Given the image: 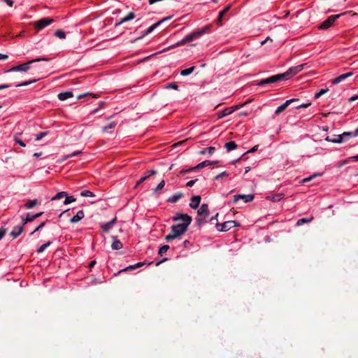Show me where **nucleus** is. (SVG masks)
I'll return each instance as SVG.
<instances>
[{"instance_id":"obj_18","label":"nucleus","mask_w":358,"mask_h":358,"mask_svg":"<svg viewBox=\"0 0 358 358\" xmlns=\"http://www.w3.org/2000/svg\"><path fill=\"white\" fill-rule=\"evenodd\" d=\"M243 199L245 202H250L253 200L254 196L252 194H237L234 196V201L236 202L238 199Z\"/></svg>"},{"instance_id":"obj_3","label":"nucleus","mask_w":358,"mask_h":358,"mask_svg":"<svg viewBox=\"0 0 358 358\" xmlns=\"http://www.w3.org/2000/svg\"><path fill=\"white\" fill-rule=\"evenodd\" d=\"M41 61H49V59L47 57H39L37 59H34L29 61L28 62L15 66L8 69L7 72H15V71H27L31 68V64L35 62H38Z\"/></svg>"},{"instance_id":"obj_41","label":"nucleus","mask_w":358,"mask_h":358,"mask_svg":"<svg viewBox=\"0 0 358 358\" xmlns=\"http://www.w3.org/2000/svg\"><path fill=\"white\" fill-rule=\"evenodd\" d=\"M165 185V181L162 180L154 189V193L157 194L159 190H161Z\"/></svg>"},{"instance_id":"obj_50","label":"nucleus","mask_w":358,"mask_h":358,"mask_svg":"<svg viewBox=\"0 0 358 358\" xmlns=\"http://www.w3.org/2000/svg\"><path fill=\"white\" fill-rule=\"evenodd\" d=\"M282 199V194H275L273 195L271 198V200L274 202L279 201Z\"/></svg>"},{"instance_id":"obj_43","label":"nucleus","mask_w":358,"mask_h":358,"mask_svg":"<svg viewBox=\"0 0 358 358\" xmlns=\"http://www.w3.org/2000/svg\"><path fill=\"white\" fill-rule=\"evenodd\" d=\"M325 140L327 141H329V142H331V143H341L342 142H340V141H337L336 140H338V135L337 136H334V138L332 137H330V136H327L325 138Z\"/></svg>"},{"instance_id":"obj_16","label":"nucleus","mask_w":358,"mask_h":358,"mask_svg":"<svg viewBox=\"0 0 358 358\" xmlns=\"http://www.w3.org/2000/svg\"><path fill=\"white\" fill-rule=\"evenodd\" d=\"M197 214L200 216L203 215L204 218L208 216V206L206 203H203L197 210Z\"/></svg>"},{"instance_id":"obj_55","label":"nucleus","mask_w":358,"mask_h":358,"mask_svg":"<svg viewBox=\"0 0 358 358\" xmlns=\"http://www.w3.org/2000/svg\"><path fill=\"white\" fill-rule=\"evenodd\" d=\"M182 244L185 248H187L189 247V245H191V243L188 240L182 241Z\"/></svg>"},{"instance_id":"obj_32","label":"nucleus","mask_w":358,"mask_h":358,"mask_svg":"<svg viewBox=\"0 0 358 358\" xmlns=\"http://www.w3.org/2000/svg\"><path fill=\"white\" fill-rule=\"evenodd\" d=\"M313 220V217L311 216L310 217H303V218H301L299 220H298V221L296 222V225L297 226H301L306 223H308V222H311L312 220Z\"/></svg>"},{"instance_id":"obj_24","label":"nucleus","mask_w":358,"mask_h":358,"mask_svg":"<svg viewBox=\"0 0 358 358\" xmlns=\"http://www.w3.org/2000/svg\"><path fill=\"white\" fill-rule=\"evenodd\" d=\"M40 202L37 199H33V200H28L27 203L24 205V207L26 209H31L35 206L39 204Z\"/></svg>"},{"instance_id":"obj_2","label":"nucleus","mask_w":358,"mask_h":358,"mask_svg":"<svg viewBox=\"0 0 358 358\" xmlns=\"http://www.w3.org/2000/svg\"><path fill=\"white\" fill-rule=\"evenodd\" d=\"M187 229V224H177L171 227V232L165 236V240L169 242L172 240L178 238L182 234H185Z\"/></svg>"},{"instance_id":"obj_47","label":"nucleus","mask_w":358,"mask_h":358,"mask_svg":"<svg viewBox=\"0 0 358 358\" xmlns=\"http://www.w3.org/2000/svg\"><path fill=\"white\" fill-rule=\"evenodd\" d=\"M80 151H76V152H73L69 155H65L62 158V160L64 161V160H66L68 159L69 158L71 157H74V156H77L79 154H80Z\"/></svg>"},{"instance_id":"obj_53","label":"nucleus","mask_w":358,"mask_h":358,"mask_svg":"<svg viewBox=\"0 0 358 358\" xmlns=\"http://www.w3.org/2000/svg\"><path fill=\"white\" fill-rule=\"evenodd\" d=\"M45 222H42L41 224H39V225H38V226L35 229V230L31 233V234L32 235V234H34L35 232H36L37 231H38V230H40L41 229H42V228L45 226Z\"/></svg>"},{"instance_id":"obj_31","label":"nucleus","mask_w":358,"mask_h":358,"mask_svg":"<svg viewBox=\"0 0 358 358\" xmlns=\"http://www.w3.org/2000/svg\"><path fill=\"white\" fill-rule=\"evenodd\" d=\"M123 247L122 243L120 241L117 239H115L114 241L112 243L111 248L113 250H118L122 249Z\"/></svg>"},{"instance_id":"obj_46","label":"nucleus","mask_w":358,"mask_h":358,"mask_svg":"<svg viewBox=\"0 0 358 358\" xmlns=\"http://www.w3.org/2000/svg\"><path fill=\"white\" fill-rule=\"evenodd\" d=\"M322 176L321 173H315L308 178H305L303 180V182L306 183V182H310V180H312L314 178L317 177V176Z\"/></svg>"},{"instance_id":"obj_36","label":"nucleus","mask_w":358,"mask_h":358,"mask_svg":"<svg viewBox=\"0 0 358 358\" xmlns=\"http://www.w3.org/2000/svg\"><path fill=\"white\" fill-rule=\"evenodd\" d=\"M65 196H66V192H59L57 193L53 197H52L51 200L52 201L59 200V199L64 198Z\"/></svg>"},{"instance_id":"obj_12","label":"nucleus","mask_w":358,"mask_h":358,"mask_svg":"<svg viewBox=\"0 0 358 358\" xmlns=\"http://www.w3.org/2000/svg\"><path fill=\"white\" fill-rule=\"evenodd\" d=\"M358 135H355V132L345 131L340 135H338V140H336V141L343 143L345 141H347L350 138L356 137Z\"/></svg>"},{"instance_id":"obj_19","label":"nucleus","mask_w":358,"mask_h":358,"mask_svg":"<svg viewBox=\"0 0 358 358\" xmlns=\"http://www.w3.org/2000/svg\"><path fill=\"white\" fill-rule=\"evenodd\" d=\"M23 231L22 225L15 226L10 232V236L16 238H17Z\"/></svg>"},{"instance_id":"obj_58","label":"nucleus","mask_w":358,"mask_h":358,"mask_svg":"<svg viewBox=\"0 0 358 358\" xmlns=\"http://www.w3.org/2000/svg\"><path fill=\"white\" fill-rule=\"evenodd\" d=\"M3 2L6 3L9 6L12 7L13 5V0H2Z\"/></svg>"},{"instance_id":"obj_56","label":"nucleus","mask_w":358,"mask_h":358,"mask_svg":"<svg viewBox=\"0 0 358 358\" xmlns=\"http://www.w3.org/2000/svg\"><path fill=\"white\" fill-rule=\"evenodd\" d=\"M91 96V97H93L92 96V94H90V93H85V94H80L79 96H78V99H80L81 98L84 97V96Z\"/></svg>"},{"instance_id":"obj_33","label":"nucleus","mask_w":358,"mask_h":358,"mask_svg":"<svg viewBox=\"0 0 358 358\" xmlns=\"http://www.w3.org/2000/svg\"><path fill=\"white\" fill-rule=\"evenodd\" d=\"M215 150V148L214 147H208V148H206L200 151V154L201 155H206V154H208L210 155H213L214 153Z\"/></svg>"},{"instance_id":"obj_1","label":"nucleus","mask_w":358,"mask_h":358,"mask_svg":"<svg viewBox=\"0 0 358 358\" xmlns=\"http://www.w3.org/2000/svg\"><path fill=\"white\" fill-rule=\"evenodd\" d=\"M209 29V26H206L203 28H202L201 30L194 31L187 36H185L182 39L178 41L175 44H173L168 48L164 49L162 52H164L166 50H171L172 48L182 45L187 43L191 42L195 39L199 38L201 37L203 34H204Z\"/></svg>"},{"instance_id":"obj_38","label":"nucleus","mask_w":358,"mask_h":358,"mask_svg":"<svg viewBox=\"0 0 358 358\" xmlns=\"http://www.w3.org/2000/svg\"><path fill=\"white\" fill-rule=\"evenodd\" d=\"M80 196L84 197H94V194L90 190H83L80 192Z\"/></svg>"},{"instance_id":"obj_63","label":"nucleus","mask_w":358,"mask_h":358,"mask_svg":"<svg viewBox=\"0 0 358 358\" xmlns=\"http://www.w3.org/2000/svg\"><path fill=\"white\" fill-rule=\"evenodd\" d=\"M358 99V95L352 96L349 99L350 101H355Z\"/></svg>"},{"instance_id":"obj_5","label":"nucleus","mask_w":358,"mask_h":358,"mask_svg":"<svg viewBox=\"0 0 358 358\" xmlns=\"http://www.w3.org/2000/svg\"><path fill=\"white\" fill-rule=\"evenodd\" d=\"M348 12H344V13H340V14H337V15H331L329 16L327 20H325L320 26V29H327L328 28H329L330 27H331L335 21L340 18L341 16L343 15H345V14H347Z\"/></svg>"},{"instance_id":"obj_9","label":"nucleus","mask_w":358,"mask_h":358,"mask_svg":"<svg viewBox=\"0 0 358 358\" xmlns=\"http://www.w3.org/2000/svg\"><path fill=\"white\" fill-rule=\"evenodd\" d=\"M53 22L54 20L52 18L44 17L36 21L34 24V27L37 31H40L50 25Z\"/></svg>"},{"instance_id":"obj_25","label":"nucleus","mask_w":358,"mask_h":358,"mask_svg":"<svg viewBox=\"0 0 358 358\" xmlns=\"http://www.w3.org/2000/svg\"><path fill=\"white\" fill-rule=\"evenodd\" d=\"M182 196V194L180 192L176 193L173 195H172L171 197H169L167 199V201L169 203H176L181 197Z\"/></svg>"},{"instance_id":"obj_49","label":"nucleus","mask_w":358,"mask_h":358,"mask_svg":"<svg viewBox=\"0 0 358 358\" xmlns=\"http://www.w3.org/2000/svg\"><path fill=\"white\" fill-rule=\"evenodd\" d=\"M229 174L227 171H223L215 177V180H218L224 176H228Z\"/></svg>"},{"instance_id":"obj_21","label":"nucleus","mask_w":358,"mask_h":358,"mask_svg":"<svg viewBox=\"0 0 358 358\" xmlns=\"http://www.w3.org/2000/svg\"><path fill=\"white\" fill-rule=\"evenodd\" d=\"M85 216L84 212L83 210H80L77 212L76 215L73 216L71 220V223H77L80 221Z\"/></svg>"},{"instance_id":"obj_23","label":"nucleus","mask_w":358,"mask_h":358,"mask_svg":"<svg viewBox=\"0 0 358 358\" xmlns=\"http://www.w3.org/2000/svg\"><path fill=\"white\" fill-rule=\"evenodd\" d=\"M116 222V217L113 218L111 221L103 223L101 225V229L105 232H108L114 225V224Z\"/></svg>"},{"instance_id":"obj_30","label":"nucleus","mask_w":358,"mask_h":358,"mask_svg":"<svg viewBox=\"0 0 358 358\" xmlns=\"http://www.w3.org/2000/svg\"><path fill=\"white\" fill-rule=\"evenodd\" d=\"M43 214V212H40L36 214H31L30 213H27V217L29 220V222H32L36 218L41 217Z\"/></svg>"},{"instance_id":"obj_28","label":"nucleus","mask_w":358,"mask_h":358,"mask_svg":"<svg viewBox=\"0 0 358 358\" xmlns=\"http://www.w3.org/2000/svg\"><path fill=\"white\" fill-rule=\"evenodd\" d=\"M231 6L228 5L222 11L220 12L217 19V22L219 24H221L223 16L225 15V14L229 10Z\"/></svg>"},{"instance_id":"obj_62","label":"nucleus","mask_w":358,"mask_h":358,"mask_svg":"<svg viewBox=\"0 0 358 358\" xmlns=\"http://www.w3.org/2000/svg\"><path fill=\"white\" fill-rule=\"evenodd\" d=\"M10 87V85H7V84L0 85V90L6 89Z\"/></svg>"},{"instance_id":"obj_4","label":"nucleus","mask_w":358,"mask_h":358,"mask_svg":"<svg viewBox=\"0 0 358 358\" xmlns=\"http://www.w3.org/2000/svg\"><path fill=\"white\" fill-rule=\"evenodd\" d=\"M281 80H286V76L282 73L277 74L266 79L259 80L257 83L259 86H263L265 85L273 84Z\"/></svg>"},{"instance_id":"obj_48","label":"nucleus","mask_w":358,"mask_h":358,"mask_svg":"<svg viewBox=\"0 0 358 358\" xmlns=\"http://www.w3.org/2000/svg\"><path fill=\"white\" fill-rule=\"evenodd\" d=\"M34 82H36V80L25 81L24 83L15 85V87H23V86H27V85H30V84H31V83H33Z\"/></svg>"},{"instance_id":"obj_61","label":"nucleus","mask_w":358,"mask_h":358,"mask_svg":"<svg viewBox=\"0 0 358 358\" xmlns=\"http://www.w3.org/2000/svg\"><path fill=\"white\" fill-rule=\"evenodd\" d=\"M257 149V146H254L253 148H252L251 149H250L249 150H248L246 152V153H251V152H254L255 151H256Z\"/></svg>"},{"instance_id":"obj_10","label":"nucleus","mask_w":358,"mask_h":358,"mask_svg":"<svg viewBox=\"0 0 358 358\" xmlns=\"http://www.w3.org/2000/svg\"><path fill=\"white\" fill-rule=\"evenodd\" d=\"M244 105H245V103H243V104L238 105V106H235V108H232V107L226 108L224 110H222V111H220L217 113V117L219 119H220L224 117H226V116L231 114L236 110L239 109L241 107L243 106Z\"/></svg>"},{"instance_id":"obj_59","label":"nucleus","mask_w":358,"mask_h":358,"mask_svg":"<svg viewBox=\"0 0 358 358\" xmlns=\"http://www.w3.org/2000/svg\"><path fill=\"white\" fill-rule=\"evenodd\" d=\"M310 105V103H302V104L298 106L296 108H306V107L309 106Z\"/></svg>"},{"instance_id":"obj_13","label":"nucleus","mask_w":358,"mask_h":358,"mask_svg":"<svg viewBox=\"0 0 358 358\" xmlns=\"http://www.w3.org/2000/svg\"><path fill=\"white\" fill-rule=\"evenodd\" d=\"M157 173V171L155 169H151L144 173V176H142L137 182L135 185V187H138L141 184H142L144 181L147 180L151 176H154Z\"/></svg>"},{"instance_id":"obj_51","label":"nucleus","mask_w":358,"mask_h":358,"mask_svg":"<svg viewBox=\"0 0 358 358\" xmlns=\"http://www.w3.org/2000/svg\"><path fill=\"white\" fill-rule=\"evenodd\" d=\"M15 143L17 144L20 145V146H22L23 148H24L26 146V144L21 139H19L17 138H15Z\"/></svg>"},{"instance_id":"obj_7","label":"nucleus","mask_w":358,"mask_h":358,"mask_svg":"<svg viewBox=\"0 0 358 358\" xmlns=\"http://www.w3.org/2000/svg\"><path fill=\"white\" fill-rule=\"evenodd\" d=\"M306 64H302L296 66L290 67L286 72L283 73L286 76V80H288L301 71Z\"/></svg>"},{"instance_id":"obj_39","label":"nucleus","mask_w":358,"mask_h":358,"mask_svg":"<svg viewBox=\"0 0 358 358\" xmlns=\"http://www.w3.org/2000/svg\"><path fill=\"white\" fill-rule=\"evenodd\" d=\"M51 243H52L51 241H48L46 243L41 245L37 250V252L38 253L43 252L48 246H50L51 245Z\"/></svg>"},{"instance_id":"obj_8","label":"nucleus","mask_w":358,"mask_h":358,"mask_svg":"<svg viewBox=\"0 0 358 358\" xmlns=\"http://www.w3.org/2000/svg\"><path fill=\"white\" fill-rule=\"evenodd\" d=\"M236 226H239V224L236 221L229 220L224 222L222 224H217V229L220 231H227Z\"/></svg>"},{"instance_id":"obj_15","label":"nucleus","mask_w":358,"mask_h":358,"mask_svg":"<svg viewBox=\"0 0 358 358\" xmlns=\"http://www.w3.org/2000/svg\"><path fill=\"white\" fill-rule=\"evenodd\" d=\"M353 75V73L350 71L343 74H341L336 78H335L334 80H332V84L337 85L344 80L345 79L352 76Z\"/></svg>"},{"instance_id":"obj_6","label":"nucleus","mask_w":358,"mask_h":358,"mask_svg":"<svg viewBox=\"0 0 358 358\" xmlns=\"http://www.w3.org/2000/svg\"><path fill=\"white\" fill-rule=\"evenodd\" d=\"M173 221H182V223H180L181 224H187V227L191 224L192 222V217L189 216L187 214L180 213H176V215L172 218Z\"/></svg>"},{"instance_id":"obj_22","label":"nucleus","mask_w":358,"mask_h":358,"mask_svg":"<svg viewBox=\"0 0 358 358\" xmlns=\"http://www.w3.org/2000/svg\"><path fill=\"white\" fill-rule=\"evenodd\" d=\"M58 99L60 100V101H65L69 98H71L73 96V94L72 92L71 91H66V92H61L58 94Z\"/></svg>"},{"instance_id":"obj_57","label":"nucleus","mask_w":358,"mask_h":358,"mask_svg":"<svg viewBox=\"0 0 358 358\" xmlns=\"http://www.w3.org/2000/svg\"><path fill=\"white\" fill-rule=\"evenodd\" d=\"M22 224H21V225H22V227H23L24 224H26L27 223L29 222V220H28V219H27V216H26L25 217H22Z\"/></svg>"},{"instance_id":"obj_52","label":"nucleus","mask_w":358,"mask_h":358,"mask_svg":"<svg viewBox=\"0 0 358 358\" xmlns=\"http://www.w3.org/2000/svg\"><path fill=\"white\" fill-rule=\"evenodd\" d=\"M169 89H173V90H178V85L176 83H170L166 87Z\"/></svg>"},{"instance_id":"obj_34","label":"nucleus","mask_w":358,"mask_h":358,"mask_svg":"<svg viewBox=\"0 0 358 358\" xmlns=\"http://www.w3.org/2000/svg\"><path fill=\"white\" fill-rule=\"evenodd\" d=\"M136 17V15L134 12L129 13L126 16H124L123 18H122V22H129L130 20H132Z\"/></svg>"},{"instance_id":"obj_20","label":"nucleus","mask_w":358,"mask_h":358,"mask_svg":"<svg viewBox=\"0 0 358 358\" xmlns=\"http://www.w3.org/2000/svg\"><path fill=\"white\" fill-rule=\"evenodd\" d=\"M171 18V16H169V17H164L163 20L159 21L157 23H155L154 24H152V26L149 27L147 30L145 31V35H148L149 34H150L155 28L157 27V26L159 24H160L162 22H164L167 20H169Z\"/></svg>"},{"instance_id":"obj_11","label":"nucleus","mask_w":358,"mask_h":358,"mask_svg":"<svg viewBox=\"0 0 358 358\" xmlns=\"http://www.w3.org/2000/svg\"><path fill=\"white\" fill-rule=\"evenodd\" d=\"M217 163V162H213V161H210V160H205L202 162H200L199 164H198L196 166H194V167H191L185 171H182L181 172L182 173H187V172H190V171H192L194 170H195L196 169H203L206 166H210L213 164H215Z\"/></svg>"},{"instance_id":"obj_40","label":"nucleus","mask_w":358,"mask_h":358,"mask_svg":"<svg viewBox=\"0 0 358 358\" xmlns=\"http://www.w3.org/2000/svg\"><path fill=\"white\" fill-rule=\"evenodd\" d=\"M55 36L61 39H64L66 38V33L62 30L58 29L55 32Z\"/></svg>"},{"instance_id":"obj_45","label":"nucleus","mask_w":358,"mask_h":358,"mask_svg":"<svg viewBox=\"0 0 358 358\" xmlns=\"http://www.w3.org/2000/svg\"><path fill=\"white\" fill-rule=\"evenodd\" d=\"M328 91V89H321L318 92L315 94V99H318L320 96H322L323 94H324Z\"/></svg>"},{"instance_id":"obj_29","label":"nucleus","mask_w":358,"mask_h":358,"mask_svg":"<svg viewBox=\"0 0 358 358\" xmlns=\"http://www.w3.org/2000/svg\"><path fill=\"white\" fill-rule=\"evenodd\" d=\"M143 265H144V263H141V262L133 264V265H129V266L122 269L120 272L132 271V270H134L137 268L142 266Z\"/></svg>"},{"instance_id":"obj_14","label":"nucleus","mask_w":358,"mask_h":358,"mask_svg":"<svg viewBox=\"0 0 358 358\" xmlns=\"http://www.w3.org/2000/svg\"><path fill=\"white\" fill-rule=\"evenodd\" d=\"M296 101H298V99H291L287 100L285 103H283L282 104H281L276 108V110L275 111V114L279 115L280 113L284 111L286 109V108L288 107L292 102Z\"/></svg>"},{"instance_id":"obj_60","label":"nucleus","mask_w":358,"mask_h":358,"mask_svg":"<svg viewBox=\"0 0 358 358\" xmlns=\"http://www.w3.org/2000/svg\"><path fill=\"white\" fill-rule=\"evenodd\" d=\"M8 58V55L0 53V60H5Z\"/></svg>"},{"instance_id":"obj_64","label":"nucleus","mask_w":358,"mask_h":358,"mask_svg":"<svg viewBox=\"0 0 358 358\" xmlns=\"http://www.w3.org/2000/svg\"><path fill=\"white\" fill-rule=\"evenodd\" d=\"M123 23H124V22H122V19H121L119 22H115V27H117L120 26L121 24H122Z\"/></svg>"},{"instance_id":"obj_37","label":"nucleus","mask_w":358,"mask_h":358,"mask_svg":"<svg viewBox=\"0 0 358 358\" xmlns=\"http://www.w3.org/2000/svg\"><path fill=\"white\" fill-rule=\"evenodd\" d=\"M65 197V200L64 201V204L65 205H68V204H70L74 201H76V198H74L73 196H69L67 194H66V196H64Z\"/></svg>"},{"instance_id":"obj_26","label":"nucleus","mask_w":358,"mask_h":358,"mask_svg":"<svg viewBox=\"0 0 358 358\" xmlns=\"http://www.w3.org/2000/svg\"><path fill=\"white\" fill-rule=\"evenodd\" d=\"M224 148L229 152L235 150L237 148V145L234 141H229L224 144Z\"/></svg>"},{"instance_id":"obj_27","label":"nucleus","mask_w":358,"mask_h":358,"mask_svg":"<svg viewBox=\"0 0 358 358\" xmlns=\"http://www.w3.org/2000/svg\"><path fill=\"white\" fill-rule=\"evenodd\" d=\"M116 125H117L116 122H112L107 126L103 127L102 132L103 133H111L112 131L110 130L114 129L116 127Z\"/></svg>"},{"instance_id":"obj_17","label":"nucleus","mask_w":358,"mask_h":358,"mask_svg":"<svg viewBox=\"0 0 358 358\" xmlns=\"http://www.w3.org/2000/svg\"><path fill=\"white\" fill-rule=\"evenodd\" d=\"M201 199L200 196H193L191 198V202L189 204V207L192 209H196L199 206Z\"/></svg>"},{"instance_id":"obj_44","label":"nucleus","mask_w":358,"mask_h":358,"mask_svg":"<svg viewBox=\"0 0 358 358\" xmlns=\"http://www.w3.org/2000/svg\"><path fill=\"white\" fill-rule=\"evenodd\" d=\"M47 134H48V131H43V132L38 134L36 136L35 141H41L43 138H44L45 136H47Z\"/></svg>"},{"instance_id":"obj_54","label":"nucleus","mask_w":358,"mask_h":358,"mask_svg":"<svg viewBox=\"0 0 358 358\" xmlns=\"http://www.w3.org/2000/svg\"><path fill=\"white\" fill-rule=\"evenodd\" d=\"M196 180H197V179H194V180H191L188 181L186 184V186L188 187H192L195 184Z\"/></svg>"},{"instance_id":"obj_42","label":"nucleus","mask_w":358,"mask_h":358,"mask_svg":"<svg viewBox=\"0 0 358 358\" xmlns=\"http://www.w3.org/2000/svg\"><path fill=\"white\" fill-rule=\"evenodd\" d=\"M169 248L170 247L168 245H164L162 246L159 249L158 254L160 255H163L164 253H166L167 252V250L169 249Z\"/></svg>"},{"instance_id":"obj_35","label":"nucleus","mask_w":358,"mask_h":358,"mask_svg":"<svg viewBox=\"0 0 358 358\" xmlns=\"http://www.w3.org/2000/svg\"><path fill=\"white\" fill-rule=\"evenodd\" d=\"M194 69H195L194 66H191L190 68L182 70L180 71V75L182 76H189L194 71Z\"/></svg>"}]
</instances>
